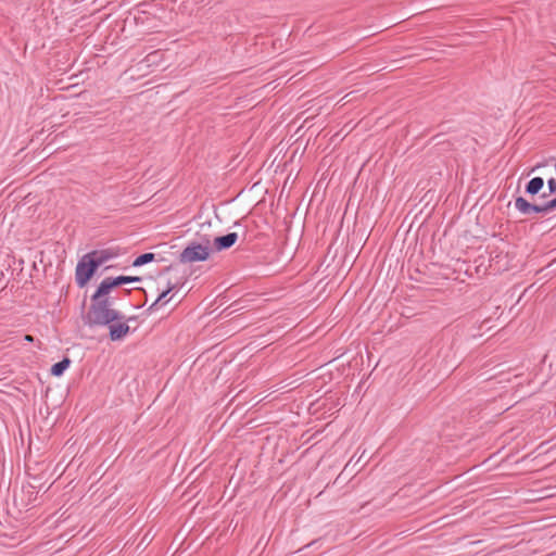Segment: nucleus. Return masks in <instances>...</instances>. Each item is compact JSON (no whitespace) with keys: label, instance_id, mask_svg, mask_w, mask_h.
<instances>
[{"label":"nucleus","instance_id":"1","mask_svg":"<svg viewBox=\"0 0 556 556\" xmlns=\"http://www.w3.org/2000/svg\"><path fill=\"white\" fill-rule=\"evenodd\" d=\"M109 291H100L98 287L94 294L91 296V304L89 311L85 316V321L89 326H106L113 321L122 320L123 316L114 309L113 301L109 298Z\"/></svg>","mask_w":556,"mask_h":556},{"label":"nucleus","instance_id":"2","mask_svg":"<svg viewBox=\"0 0 556 556\" xmlns=\"http://www.w3.org/2000/svg\"><path fill=\"white\" fill-rule=\"evenodd\" d=\"M108 260L103 254L91 252L85 254L76 266L75 279L77 285L83 288L91 279L96 270Z\"/></svg>","mask_w":556,"mask_h":556},{"label":"nucleus","instance_id":"3","mask_svg":"<svg viewBox=\"0 0 556 556\" xmlns=\"http://www.w3.org/2000/svg\"><path fill=\"white\" fill-rule=\"evenodd\" d=\"M210 256V248L200 243H190L179 255L180 263H194L206 261Z\"/></svg>","mask_w":556,"mask_h":556},{"label":"nucleus","instance_id":"4","mask_svg":"<svg viewBox=\"0 0 556 556\" xmlns=\"http://www.w3.org/2000/svg\"><path fill=\"white\" fill-rule=\"evenodd\" d=\"M139 280H140L139 277H129V276H118L115 278L106 277L100 283V291L101 292H103V291L111 292L112 289L119 287L124 283H129V282L139 281Z\"/></svg>","mask_w":556,"mask_h":556},{"label":"nucleus","instance_id":"5","mask_svg":"<svg viewBox=\"0 0 556 556\" xmlns=\"http://www.w3.org/2000/svg\"><path fill=\"white\" fill-rule=\"evenodd\" d=\"M514 205L523 215L544 214L543 205L531 204L522 197H518Z\"/></svg>","mask_w":556,"mask_h":556},{"label":"nucleus","instance_id":"6","mask_svg":"<svg viewBox=\"0 0 556 556\" xmlns=\"http://www.w3.org/2000/svg\"><path fill=\"white\" fill-rule=\"evenodd\" d=\"M110 338L112 341L123 339L129 332V326L122 320H116L109 324Z\"/></svg>","mask_w":556,"mask_h":556},{"label":"nucleus","instance_id":"7","mask_svg":"<svg viewBox=\"0 0 556 556\" xmlns=\"http://www.w3.org/2000/svg\"><path fill=\"white\" fill-rule=\"evenodd\" d=\"M238 239V235L236 232H229L222 237H216L214 239V247L217 251H223L232 247Z\"/></svg>","mask_w":556,"mask_h":556},{"label":"nucleus","instance_id":"8","mask_svg":"<svg viewBox=\"0 0 556 556\" xmlns=\"http://www.w3.org/2000/svg\"><path fill=\"white\" fill-rule=\"evenodd\" d=\"M544 186V180L542 177H534L532 178L527 187L526 191L530 194H536Z\"/></svg>","mask_w":556,"mask_h":556},{"label":"nucleus","instance_id":"9","mask_svg":"<svg viewBox=\"0 0 556 556\" xmlns=\"http://www.w3.org/2000/svg\"><path fill=\"white\" fill-rule=\"evenodd\" d=\"M173 290V287H168L166 290L162 291L157 299L151 304L149 307L150 312H153L157 308L159 305H163L167 303L169 300L167 299L168 293Z\"/></svg>","mask_w":556,"mask_h":556},{"label":"nucleus","instance_id":"10","mask_svg":"<svg viewBox=\"0 0 556 556\" xmlns=\"http://www.w3.org/2000/svg\"><path fill=\"white\" fill-rule=\"evenodd\" d=\"M70 364L71 361L68 358L62 359L51 367V374L56 377L62 376L63 372L68 368Z\"/></svg>","mask_w":556,"mask_h":556},{"label":"nucleus","instance_id":"11","mask_svg":"<svg viewBox=\"0 0 556 556\" xmlns=\"http://www.w3.org/2000/svg\"><path fill=\"white\" fill-rule=\"evenodd\" d=\"M153 260H154V254L153 253H144V254L138 256L134 261L132 265L135 267L142 266L144 264H148V263L152 262Z\"/></svg>","mask_w":556,"mask_h":556},{"label":"nucleus","instance_id":"12","mask_svg":"<svg viewBox=\"0 0 556 556\" xmlns=\"http://www.w3.org/2000/svg\"><path fill=\"white\" fill-rule=\"evenodd\" d=\"M556 208V198L543 204L544 214Z\"/></svg>","mask_w":556,"mask_h":556},{"label":"nucleus","instance_id":"13","mask_svg":"<svg viewBox=\"0 0 556 556\" xmlns=\"http://www.w3.org/2000/svg\"><path fill=\"white\" fill-rule=\"evenodd\" d=\"M547 186L549 193H556V177H548Z\"/></svg>","mask_w":556,"mask_h":556},{"label":"nucleus","instance_id":"14","mask_svg":"<svg viewBox=\"0 0 556 556\" xmlns=\"http://www.w3.org/2000/svg\"><path fill=\"white\" fill-rule=\"evenodd\" d=\"M548 165H551L555 172V175L553 177H556V159H552L549 162H548Z\"/></svg>","mask_w":556,"mask_h":556},{"label":"nucleus","instance_id":"15","mask_svg":"<svg viewBox=\"0 0 556 556\" xmlns=\"http://www.w3.org/2000/svg\"><path fill=\"white\" fill-rule=\"evenodd\" d=\"M25 339H26L27 341H33V337H31V336H28V334L25 337Z\"/></svg>","mask_w":556,"mask_h":556}]
</instances>
